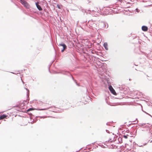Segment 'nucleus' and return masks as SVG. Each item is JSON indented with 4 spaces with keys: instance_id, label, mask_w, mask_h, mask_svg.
I'll return each instance as SVG.
<instances>
[{
    "instance_id": "7",
    "label": "nucleus",
    "mask_w": 152,
    "mask_h": 152,
    "mask_svg": "<svg viewBox=\"0 0 152 152\" xmlns=\"http://www.w3.org/2000/svg\"><path fill=\"white\" fill-rule=\"evenodd\" d=\"M50 107H46V108H42V109H40L39 108H37V110H47L49 109Z\"/></svg>"
},
{
    "instance_id": "17",
    "label": "nucleus",
    "mask_w": 152,
    "mask_h": 152,
    "mask_svg": "<svg viewBox=\"0 0 152 152\" xmlns=\"http://www.w3.org/2000/svg\"><path fill=\"white\" fill-rule=\"evenodd\" d=\"M106 132H107V133H110V132L109 130H106Z\"/></svg>"
},
{
    "instance_id": "19",
    "label": "nucleus",
    "mask_w": 152,
    "mask_h": 152,
    "mask_svg": "<svg viewBox=\"0 0 152 152\" xmlns=\"http://www.w3.org/2000/svg\"><path fill=\"white\" fill-rule=\"evenodd\" d=\"M146 144V143H145V144H144V145H139V147H142V146H143V145H145Z\"/></svg>"
},
{
    "instance_id": "23",
    "label": "nucleus",
    "mask_w": 152,
    "mask_h": 152,
    "mask_svg": "<svg viewBox=\"0 0 152 152\" xmlns=\"http://www.w3.org/2000/svg\"><path fill=\"white\" fill-rule=\"evenodd\" d=\"M129 80H131V79H129Z\"/></svg>"
},
{
    "instance_id": "24",
    "label": "nucleus",
    "mask_w": 152,
    "mask_h": 152,
    "mask_svg": "<svg viewBox=\"0 0 152 152\" xmlns=\"http://www.w3.org/2000/svg\"><path fill=\"white\" fill-rule=\"evenodd\" d=\"M12 73H13V74H15L14 73H13V72H12Z\"/></svg>"
},
{
    "instance_id": "18",
    "label": "nucleus",
    "mask_w": 152,
    "mask_h": 152,
    "mask_svg": "<svg viewBox=\"0 0 152 152\" xmlns=\"http://www.w3.org/2000/svg\"><path fill=\"white\" fill-rule=\"evenodd\" d=\"M40 117L41 118H45L47 117L46 116H43V117Z\"/></svg>"
},
{
    "instance_id": "15",
    "label": "nucleus",
    "mask_w": 152,
    "mask_h": 152,
    "mask_svg": "<svg viewBox=\"0 0 152 152\" xmlns=\"http://www.w3.org/2000/svg\"><path fill=\"white\" fill-rule=\"evenodd\" d=\"M135 10H136V12H137V13H138L140 11V10L139 9H138L137 8Z\"/></svg>"
},
{
    "instance_id": "14",
    "label": "nucleus",
    "mask_w": 152,
    "mask_h": 152,
    "mask_svg": "<svg viewBox=\"0 0 152 152\" xmlns=\"http://www.w3.org/2000/svg\"><path fill=\"white\" fill-rule=\"evenodd\" d=\"M33 110V108H29V109H28L27 110V112H28L30 111H31Z\"/></svg>"
},
{
    "instance_id": "16",
    "label": "nucleus",
    "mask_w": 152,
    "mask_h": 152,
    "mask_svg": "<svg viewBox=\"0 0 152 152\" xmlns=\"http://www.w3.org/2000/svg\"><path fill=\"white\" fill-rule=\"evenodd\" d=\"M57 7L58 9H61L60 6L59 4L57 5Z\"/></svg>"
},
{
    "instance_id": "25",
    "label": "nucleus",
    "mask_w": 152,
    "mask_h": 152,
    "mask_svg": "<svg viewBox=\"0 0 152 152\" xmlns=\"http://www.w3.org/2000/svg\"><path fill=\"white\" fill-rule=\"evenodd\" d=\"M27 94H28V91L27 92Z\"/></svg>"
},
{
    "instance_id": "13",
    "label": "nucleus",
    "mask_w": 152,
    "mask_h": 152,
    "mask_svg": "<svg viewBox=\"0 0 152 152\" xmlns=\"http://www.w3.org/2000/svg\"><path fill=\"white\" fill-rule=\"evenodd\" d=\"M150 126H149L147 124L145 125L144 126V127H145V128H149L150 127Z\"/></svg>"
},
{
    "instance_id": "12",
    "label": "nucleus",
    "mask_w": 152,
    "mask_h": 152,
    "mask_svg": "<svg viewBox=\"0 0 152 152\" xmlns=\"http://www.w3.org/2000/svg\"><path fill=\"white\" fill-rule=\"evenodd\" d=\"M128 135L127 134L126 135H124L123 136V137L125 139H127L128 137Z\"/></svg>"
},
{
    "instance_id": "10",
    "label": "nucleus",
    "mask_w": 152,
    "mask_h": 152,
    "mask_svg": "<svg viewBox=\"0 0 152 152\" xmlns=\"http://www.w3.org/2000/svg\"><path fill=\"white\" fill-rule=\"evenodd\" d=\"M145 124H139V126H140L141 127L143 126L144 127V126Z\"/></svg>"
},
{
    "instance_id": "21",
    "label": "nucleus",
    "mask_w": 152,
    "mask_h": 152,
    "mask_svg": "<svg viewBox=\"0 0 152 152\" xmlns=\"http://www.w3.org/2000/svg\"><path fill=\"white\" fill-rule=\"evenodd\" d=\"M118 0L119 1H121V2L122 1V0Z\"/></svg>"
},
{
    "instance_id": "6",
    "label": "nucleus",
    "mask_w": 152,
    "mask_h": 152,
    "mask_svg": "<svg viewBox=\"0 0 152 152\" xmlns=\"http://www.w3.org/2000/svg\"><path fill=\"white\" fill-rule=\"evenodd\" d=\"M142 29L143 31H146L148 30V28L146 26H143L142 27Z\"/></svg>"
},
{
    "instance_id": "4",
    "label": "nucleus",
    "mask_w": 152,
    "mask_h": 152,
    "mask_svg": "<svg viewBox=\"0 0 152 152\" xmlns=\"http://www.w3.org/2000/svg\"><path fill=\"white\" fill-rule=\"evenodd\" d=\"M109 88L110 91L112 94H113L114 95H115L116 94V93L115 90L113 88V87L111 86H109Z\"/></svg>"
},
{
    "instance_id": "11",
    "label": "nucleus",
    "mask_w": 152,
    "mask_h": 152,
    "mask_svg": "<svg viewBox=\"0 0 152 152\" xmlns=\"http://www.w3.org/2000/svg\"><path fill=\"white\" fill-rule=\"evenodd\" d=\"M148 77L147 78V79L150 80L151 81L152 80V77H150L149 76H148V75L147 76Z\"/></svg>"
},
{
    "instance_id": "8",
    "label": "nucleus",
    "mask_w": 152,
    "mask_h": 152,
    "mask_svg": "<svg viewBox=\"0 0 152 152\" xmlns=\"http://www.w3.org/2000/svg\"><path fill=\"white\" fill-rule=\"evenodd\" d=\"M103 46L106 50H108L107 48V42H104L103 44Z\"/></svg>"
},
{
    "instance_id": "5",
    "label": "nucleus",
    "mask_w": 152,
    "mask_h": 152,
    "mask_svg": "<svg viewBox=\"0 0 152 152\" xmlns=\"http://www.w3.org/2000/svg\"><path fill=\"white\" fill-rule=\"evenodd\" d=\"M36 5L38 10L39 11H41L42 10V9L41 7L39 4L38 2L36 3Z\"/></svg>"
},
{
    "instance_id": "2",
    "label": "nucleus",
    "mask_w": 152,
    "mask_h": 152,
    "mask_svg": "<svg viewBox=\"0 0 152 152\" xmlns=\"http://www.w3.org/2000/svg\"><path fill=\"white\" fill-rule=\"evenodd\" d=\"M99 25L103 28H105L106 26H107V28L108 26V24L106 22L102 21H99Z\"/></svg>"
},
{
    "instance_id": "1",
    "label": "nucleus",
    "mask_w": 152,
    "mask_h": 152,
    "mask_svg": "<svg viewBox=\"0 0 152 152\" xmlns=\"http://www.w3.org/2000/svg\"><path fill=\"white\" fill-rule=\"evenodd\" d=\"M19 0L21 3L22 4L26 9H29L30 8V5L26 1L24 0Z\"/></svg>"
},
{
    "instance_id": "9",
    "label": "nucleus",
    "mask_w": 152,
    "mask_h": 152,
    "mask_svg": "<svg viewBox=\"0 0 152 152\" xmlns=\"http://www.w3.org/2000/svg\"><path fill=\"white\" fill-rule=\"evenodd\" d=\"M7 115H5V114H3V115H2L0 116V119H2L4 118H6L7 117Z\"/></svg>"
},
{
    "instance_id": "22",
    "label": "nucleus",
    "mask_w": 152,
    "mask_h": 152,
    "mask_svg": "<svg viewBox=\"0 0 152 152\" xmlns=\"http://www.w3.org/2000/svg\"><path fill=\"white\" fill-rule=\"evenodd\" d=\"M26 89V90H27L28 91V93H29V90L27 88Z\"/></svg>"
},
{
    "instance_id": "20",
    "label": "nucleus",
    "mask_w": 152,
    "mask_h": 152,
    "mask_svg": "<svg viewBox=\"0 0 152 152\" xmlns=\"http://www.w3.org/2000/svg\"><path fill=\"white\" fill-rule=\"evenodd\" d=\"M148 142H149L150 143L152 142V140H149Z\"/></svg>"
},
{
    "instance_id": "3",
    "label": "nucleus",
    "mask_w": 152,
    "mask_h": 152,
    "mask_svg": "<svg viewBox=\"0 0 152 152\" xmlns=\"http://www.w3.org/2000/svg\"><path fill=\"white\" fill-rule=\"evenodd\" d=\"M58 46L60 47V49H61V51L62 52H63L67 48L66 45L62 42L60 43Z\"/></svg>"
}]
</instances>
